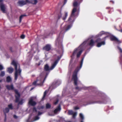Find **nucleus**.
<instances>
[{
	"label": "nucleus",
	"instance_id": "2eb2a0df",
	"mask_svg": "<svg viewBox=\"0 0 122 122\" xmlns=\"http://www.w3.org/2000/svg\"><path fill=\"white\" fill-rule=\"evenodd\" d=\"M76 11V8L75 7H74L72 10V13L71 16L69 18V20H70V19L71 18H72L73 16H74L75 15V13Z\"/></svg>",
	"mask_w": 122,
	"mask_h": 122
},
{
	"label": "nucleus",
	"instance_id": "a211bd4d",
	"mask_svg": "<svg viewBox=\"0 0 122 122\" xmlns=\"http://www.w3.org/2000/svg\"><path fill=\"white\" fill-rule=\"evenodd\" d=\"M72 25H66L64 28L63 30H64V32L68 30L71 27Z\"/></svg>",
	"mask_w": 122,
	"mask_h": 122
},
{
	"label": "nucleus",
	"instance_id": "ddd939ff",
	"mask_svg": "<svg viewBox=\"0 0 122 122\" xmlns=\"http://www.w3.org/2000/svg\"><path fill=\"white\" fill-rule=\"evenodd\" d=\"M36 112H34V110L32 109V113L33 114V115H36L34 118V120L35 121L38 120L40 118V117H39V116L40 115H38V114Z\"/></svg>",
	"mask_w": 122,
	"mask_h": 122
},
{
	"label": "nucleus",
	"instance_id": "6e6d98bb",
	"mask_svg": "<svg viewBox=\"0 0 122 122\" xmlns=\"http://www.w3.org/2000/svg\"><path fill=\"white\" fill-rule=\"evenodd\" d=\"M62 31H61V33H62Z\"/></svg>",
	"mask_w": 122,
	"mask_h": 122
},
{
	"label": "nucleus",
	"instance_id": "dca6fc26",
	"mask_svg": "<svg viewBox=\"0 0 122 122\" xmlns=\"http://www.w3.org/2000/svg\"><path fill=\"white\" fill-rule=\"evenodd\" d=\"M61 110V107H57L53 111V112L54 114H57L58 112H60Z\"/></svg>",
	"mask_w": 122,
	"mask_h": 122
},
{
	"label": "nucleus",
	"instance_id": "c9c22d12",
	"mask_svg": "<svg viewBox=\"0 0 122 122\" xmlns=\"http://www.w3.org/2000/svg\"><path fill=\"white\" fill-rule=\"evenodd\" d=\"M6 115H5V118L4 119V122H6Z\"/></svg>",
	"mask_w": 122,
	"mask_h": 122
},
{
	"label": "nucleus",
	"instance_id": "aec40b11",
	"mask_svg": "<svg viewBox=\"0 0 122 122\" xmlns=\"http://www.w3.org/2000/svg\"><path fill=\"white\" fill-rule=\"evenodd\" d=\"M28 3H30L34 4H36L37 2V0H28Z\"/></svg>",
	"mask_w": 122,
	"mask_h": 122
},
{
	"label": "nucleus",
	"instance_id": "09e8293b",
	"mask_svg": "<svg viewBox=\"0 0 122 122\" xmlns=\"http://www.w3.org/2000/svg\"><path fill=\"white\" fill-rule=\"evenodd\" d=\"M78 87H76V89H78Z\"/></svg>",
	"mask_w": 122,
	"mask_h": 122
},
{
	"label": "nucleus",
	"instance_id": "79ce46f5",
	"mask_svg": "<svg viewBox=\"0 0 122 122\" xmlns=\"http://www.w3.org/2000/svg\"><path fill=\"white\" fill-rule=\"evenodd\" d=\"M22 104V101L21 102H19V104Z\"/></svg>",
	"mask_w": 122,
	"mask_h": 122
},
{
	"label": "nucleus",
	"instance_id": "bb28decb",
	"mask_svg": "<svg viewBox=\"0 0 122 122\" xmlns=\"http://www.w3.org/2000/svg\"><path fill=\"white\" fill-rule=\"evenodd\" d=\"M26 15H21L20 18V20H19V22H21V19H22L23 17H24L26 16Z\"/></svg>",
	"mask_w": 122,
	"mask_h": 122
},
{
	"label": "nucleus",
	"instance_id": "39448f33",
	"mask_svg": "<svg viewBox=\"0 0 122 122\" xmlns=\"http://www.w3.org/2000/svg\"><path fill=\"white\" fill-rule=\"evenodd\" d=\"M44 78V77L39 76L37 78V80L33 83V84L34 85H42L45 80H43Z\"/></svg>",
	"mask_w": 122,
	"mask_h": 122
},
{
	"label": "nucleus",
	"instance_id": "473e14b6",
	"mask_svg": "<svg viewBox=\"0 0 122 122\" xmlns=\"http://www.w3.org/2000/svg\"><path fill=\"white\" fill-rule=\"evenodd\" d=\"M79 115L81 118L82 119H84V117L82 114L81 113H80L79 114Z\"/></svg>",
	"mask_w": 122,
	"mask_h": 122
},
{
	"label": "nucleus",
	"instance_id": "72a5a7b5",
	"mask_svg": "<svg viewBox=\"0 0 122 122\" xmlns=\"http://www.w3.org/2000/svg\"><path fill=\"white\" fill-rule=\"evenodd\" d=\"M3 69V67L2 65H0V70H2Z\"/></svg>",
	"mask_w": 122,
	"mask_h": 122
},
{
	"label": "nucleus",
	"instance_id": "a878e982",
	"mask_svg": "<svg viewBox=\"0 0 122 122\" xmlns=\"http://www.w3.org/2000/svg\"><path fill=\"white\" fill-rule=\"evenodd\" d=\"M77 112H74L73 114L72 115V118L74 119L76 118V116L77 115Z\"/></svg>",
	"mask_w": 122,
	"mask_h": 122
},
{
	"label": "nucleus",
	"instance_id": "1a4fd4ad",
	"mask_svg": "<svg viewBox=\"0 0 122 122\" xmlns=\"http://www.w3.org/2000/svg\"><path fill=\"white\" fill-rule=\"evenodd\" d=\"M28 0H21L19 1L18 4L19 6H22L28 3Z\"/></svg>",
	"mask_w": 122,
	"mask_h": 122
},
{
	"label": "nucleus",
	"instance_id": "f704fd0d",
	"mask_svg": "<svg viewBox=\"0 0 122 122\" xmlns=\"http://www.w3.org/2000/svg\"><path fill=\"white\" fill-rule=\"evenodd\" d=\"M50 106H51V105L49 103H47L46 105V107H50Z\"/></svg>",
	"mask_w": 122,
	"mask_h": 122
},
{
	"label": "nucleus",
	"instance_id": "37998d69",
	"mask_svg": "<svg viewBox=\"0 0 122 122\" xmlns=\"http://www.w3.org/2000/svg\"><path fill=\"white\" fill-rule=\"evenodd\" d=\"M120 50V52H122V50L120 48H118Z\"/></svg>",
	"mask_w": 122,
	"mask_h": 122
},
{
	"label": "nucleus",
	"instance_id": "6e6552de",
	"mask_svg": "<svg viewBox=\"0 0 122 122\" xmlns=\"http://www.w3.org/2000/svg\"><path fill=\"white\" fill-rule=\"evenodd\" d=\"M68 15V13L66 11L62 13H60L59 15V18L62 17L63 20H65L67 17Z\"/></svg>",
	"mask_w": 122,
	"mask_h": 122
},
{
	"label": "nucleus",
	"instance_id": "f257e3e1",
	"mask_svg": "<svg viewBox=\"0 0 122 122\" xmlns=\"http://www.w3.org/2000/svg\"><path fill=\"white\" fill-rule=\"evenodd\" d=\"M12 63L15 66V79L16 80L18 76L20 75L21 70L20 68L19 64L17 61H13Z\"/></svg>",
	"mask_w": 122,
	"mask_h": 122
},
{
	"label": "nucleus",
	"instance_id": "f03ea898",
	"mask_svg": "<svg viewBox=\"0 0 122 122\" xmlns=\"http://www.w3.org/2000/svg\"><path fill=\"white\" fill-rule=\"evenodd\" d=\"M86 41H84L79 46L74 49L71 56L72 58H73L76 55L77 57H79L80 56L83 51L82 49V45L86 43Z\"/></svg>",
	"mask_w": 122,
	"mask_h": 122
},
{
	"label": "nucleus",
	"instance_id": "6ab92c4d",
	"mask_svg": "<svg viewBox=\"0 0 122 122\" xmlns=\"http://www.w3.org/2000/svg\"><path fill=\"white\" fill-rule=\"evenodd\" d=\"M82 1V0H75L73 3V5L74 7L77 6L78 5V3L77 2H79L80 1Z\"/></svg>",
	"mask_w": 122,
	"mask_h": 122
},
{
	"label": "nucleus",
	"instance_id": "5701e85b",
	"mask_svg": "<svg viewBox=\"0 0 122 122\" xmlns=\"http://www.w3.org/2000/svg\"><path fill=\"white\" fill-rule=\"evenodd\" d=\"M14 87L12 84L10 86H8V90H13Z\"/></svg>",
	"mask_w": 122,
	"mask_h": 122
},
{
	"label": "nucleus",
	"instance_id": "49530a36",
	"mask_svg": "<svg viewBox=\"0 0 122 122\" xmlns=\"http://www.w3.org/2000/svg\"><path fill=\"white\" fill-rule=\"evenodd\" d=\"M12 105H8V107H12Z\"/></svg>",
	"mask_w": 122,
	"mask_h": 122
},
{
	"label": "nucleus",
	"instance_id": "f3484780",
	"mask_svg": "<svg viewBox=\"0 0 122 122\" xmlns=\"http://www.w3.org/2000/svg\"><path fill=\"white\" fill-rule=\"evenodd\" d=\"M51 48V47L50 45H46L44 47L43 49L44 50L46 51H49Z\"/></svg>",
	"mask_w": 122,
	"mask_h": 122
},
{
	"label": "nucleus",
	"instance_id": "412c9836",
	"mask_svg": "<svg viewBox=\"0 0 122 122\" xmlns=\"http://www.w3.org/2000/svg\"><path fill=\"white\" fill-rule=\"evenodd\" d=\"M105 42L104 41L98 43L97 44V46L98 47H99L102 45H104L105 44Z\"/></svg>",
	"mask_w": 122,
	"mask_h": 122
},
{
	"label": "nucleus",
	"instance_id": "7c9ffc66",
	"mask_svg": "<svg viewBox=\"0 0 122 122\" xmlns=\"http://www.w3.org/2000/svg\"><path fill=\"white\" fill-rule=\"evenodd\" d=\"M47 92V91H46L44 92V95L43 97L42 98L43 99L45 97V96L46 94V93Z\"/></svg>",
	"mask_w": 122,
	"mask_h": 122
},
{
	"label": "nucleus",
	"instance_id": "c756f323",
	"mask_svg": "<svg viewBox=\"0 0 122 122\" xmlns=\"http://www.w3.org/2000/svg\"><path fill=\"white\" fill-rule=\"evenodd\" d=\"M5 72L4 71H2L1 72L0 76H3L5 75Z\"/></svg>",
	"mask_w": 122,
	"mask_h": 122
},
{
	"label": "nucleus",
	"instance_id": "7ed1b4c3",
	"mask_svg": "<svg viewBox=\"0 0 122 122\" xmlns=\"http://www.w3.org/2000/svg\"><path fill=\"white\" fill-rule=\"evenodd\" d=\"M83 59L84 58H83L81 60L80 66L79 68L78 69V67L74 71L73 74L72 79L74 81V85L76 86L77 85L78 78L77 76V72L81 67Z\"/></svg>",
	"mask_w": 122,
	"mask_h": 122
},
{
	"label": "nucleus",
	"instance_id": "20e7f679",
	"mask_svg": "<svg viewBox=\"0 0 122 122\" xmlns=\"http://www.w3.org/2000/svg\"><path fill=\"white\" fill-rule=\"evenodd\" d=\"M51 107H33L34 112H36L38 115H40L46 111V109Z\"/></svg>",
	"mask_w": 122,
	"mask_h": 122
},
{
	"label": "nucleus",
	"instance_id": "a19ab883",
	"mask_svg": "<svg viewBox=\"0 0 122 122\" xmlns=\"http://www.w3.org/2000/svg\"><path fill=\"white\" fill-rule=\"evenodd\" d=\"M79 109V107H75V109L76 110L78 109Z\"/></svg>",
	"mask_w": 122,
	"mask_h": 122
},
{
	"label": "nucleus",
	"instance_id": "5fc2aeb1",
	"mask_svg": "<svg viewBox=\"0 0 122 122\" xmlns=\"http://www.w3.org/2000/svg\"><path fill=\"white\" fill-rule=\"evenodd\" d=\"M80 122H83L82 121H81Z\"/></svg>",
	"mask_w": 122,
	"mask_h": 122
},
{
	"label": "nucleus",
	"instance_id": "4be33fe9",
	"mask_svg": "<svg viewBox=\"0 0 122 122\" xmlns=\"http://www.w3.org/2000/svg\"><path fill=\"white\" fill-rule=\"evenodd\" d=\"M13 69L11 67L8 68V72L10 73H12L13 72Z\"/></svg>",
	"mask_w": 122,
	"mask_h": 122
},
{
	"label": "nucleus",
	"instance_id": "de8ad7c7",
	"mask_svg": "<svg viewBox=\"0 0 122 122\" xmlns=\"http://www.w3.org/2000/svg\"><path fill=\"white\" fill-rule=\"evenodd\" d=\"M120 31L121 32H122V30H120Z\"/></svg>",
	"mask_w": 122,
	"mask_h": 122
},
{
	"label": "nucleus",
	"instance_id": "393cba45",
	"mask_svg": "<svg viewBox=\"0 0 122 122\" xmlns=\"http://www.w3.org/2000/svg\"><path fill=\"white\" fill-rule=\"evenodd\" d=\"M74 112L72 110H69L68 112V114L69 115H72Z\"/></svg>",
	"mask_w": 122,
	"mask_h": 122
},
{
	"label": "nucleus",
	"instance_id": "9b49d317",
	"mask_svg": "<svg viewBox=\"0 0 122 122\" xmlns=\"http://www.w3.org/2000/svg\"><path fill=\"white\" fill-rule=\"evenodd\" d=\"M15 96L16 97V102H19V100L20 97V95L18 92L17 90H15Z\"/></svg>",
	"mask_w": 122,
	"mask_h": 122
},
{
	"label": "nucleus",
	"instance_id": "3c124183",
	"mask_svg": "<svg viewBox=\"0 0 122 122\" xmlns=\"http://www.w3.org/2000/svg\"><path fill=\"white\" fill-rule=\"evenodd\" d=\"M6 80L7 81L8 80V77H6Z\"/></svg>",
	"mask_w": 122,
	"mask_h": 122
},
{
	"label": "nucleus",
	"instance_id": "9d476101",
	"mask_svg": "<svg viewBox=\"0 0 122 122\" xmlns=\"http://www.w3.org/2000/svg\"><path fill=\"white\" fill-rule=\"evenodd\" d=\"M6 5L3 3H1L0 4V8L1 10L4 13L6 12Z\"/></svg>",
	"mask_w": 122,
	"mask_h": 122
},
{
	"label": "nucleus",
	"instance_id": "0eeeda50",
	"mask_svg": "<svg viewBox=\"0 0 122 122\" xmlns=\"http://www.w3.org/2000/svg\"><path fill=\"white\" fill-rule=\"evenodd\" d=\"M36 98V97H31L29 99V104L31 106H35L36 104V102L33 101Z\"/></svg>",
	"mask_w": 122,
	"mask_h": 122
},
{
	"label": "nucleus",
	"instance_id": "a18cd8bd",
	"mask_svg": "<svg viewBox=\"0 0 122 122\" xmlns=\"http://www.w3.org/2000/svg\"><path fill=\"white\" fill-rule=\"evenodd\" d=\"M67 0H65L64 2V4H65L67 2Z\"/></svg>",
	"mask_w": 122,
	"mask_h": 122
},
{
	"label": "nucleus",
	"instance_id": "c85d7f7f",
	"mask_svg": "<svg viewBox=\"0 0 122 122\" xmlns=\"http://www.w3.org/2000/svg\"><path fill=\"white\" fill-rule=\"evenodd\" d=\"M12 78L10 76H8V82H11Z\"/></svg>",
	"mask_w": 122,
	"mask_h": 122
},
{
	"label": "nucleus",
	"instance_id": "8fccbe9b",
	"mask_svg": "<svg viewBox=\"0 0 122 122\" xmlns=\"http://www.w3.org/2000/svg\"><path fill=\"white\" fill-rule=\"evenodd\" d=\"M3 0H0V2H1Z\"/></svg>",
	"mask_w": 122,
	"mask_h": 122
},
{
	"label": "nucleus",
	"instance_id": "4c0bfd02",
	"mask_svg": "<svg viewBox=\"0 0 122 122\" xmlns=\"http://www.w3.org/2000/svg\"><path fill=\"white\" fill-rule=\"evenodd\" d=\"M58 101V100H57V101L55 102H54V104L55 105L56 104Z\"/></svg>",
	"mask_w": 122,
	"mask_h": 122
},
{
	"label": "nucleus",
	"instance_id": "2f4dec72",
	"mask_svg": "<svg viewBox=\"0 0 122 122\" xmlns=\"http://www.w3.org/2000/svg\"><path fill=\"white\" fill-rule=\"evenodd\" d=\"M104 33L103 31L101 32L100 34L97 35L98 36L97 37L101 36L102 34H104Z\"/></svg>",
	"mask_w": 122,
	"mask_h": 122
},
{
	"label": "nucleus",
	"instance_id": "423d86ee",
	"mask_svg": "<svg viewBox=\"0 0 122 122\" xmlns=\"http://www.w3.org/2000/svg\"><path fill=\"white\" fill-rule=\"evenodd\" d=\"M58 61L56 60L55 61L54 63L52 64V65L51 67L49 68V66L47 64L45 65L44 66V69L46 71H48L50 70H51L53 69L57 64Z\"/></svg>",
	"mask_w": 122,
	"mask_h": 122
},
{
	"label": "nucleus",
	"instance_id": "e433bc0d",
	"mask_svg": "<svg viewBox=\"0 0 122 122\" xmlns=\"http://www.w3.org/2000/svg\"><path fill=\"white\" fill-rule=\"evenodd\" d=\"M21 38V39H23L25 37V36L24 35H22L20 36Z\"/></svg>",
	"mask_w": 122,
	"mask_h": 122
},
{
	"label": "nucleus",
	"instance_id": "f8f14e48",
	"mask_svg": "<svg viewBox=\"0 0 122 122\" xmlns=\"http://www.w3.org/2000/svg\"><path fill=\"white\" fill-rule=\"evenodd\" d=\"M101 41L100 39H98L95 41H94L92 40H90L88 44L90 46H93L95 42H98Z\"/></svg>",
	"mask_w": 122,
	"mask_h": 122
},
{
	"label": "nucleus",
	"instance_id": "603ef678",
	"mask_svg": "<svg viewBox=\"0 0 122 122\" xmlns=\"http://www.w3.org/2000/svg\"><path fill=\"white\" fill-rule=\"evenodd\" d=\"M33 88H32L31 89V90H33Z\"/></svg>",
	"mask_w": 122,
	"mask_h": 122
},
{
	"label": "nucleus",
	"instance_id": "58836bf2",
	"mask_svg": "<svg viewBox=\"0 0 122 122\" xmlns=\"http://www.w3.org/2000/svg\"><path fill=\"white\" fill-rule=\"evenodd\" d=\"M13 107H8V112H9V110L10 109H12Z\"/></svg>",
	"mask_w": 122,
	"mask_h": 122
},
{
	"label": "nucleus",
	"instance_id": "cd10ccee",
	"mask_svg": "<svg viewBox=\"0 0 122 122\" xmlns=\"http://www.w3.org/2000/svg\"><path fill=\"white\" fill-rule=\"evenodd\" d=\"M74 17L73 16L72 18H71L70 19V20H69V19L68 20V21L70 22L71 23L73 22L74 21Z\"/></svg>",
	"mask_w": 122,
	"mask_h": 122
},
{
	"label": "nucleus",
	"instance_id": "c03bdc74",
	"mask_svg": "<svg viewBox=\"0 0 122 122\" xmlns=\"http://www.w3.org/2000/svg\"><path fill=\"white\" fill-rule=\"evenodd\" d=\"M12 48H11V47H10V51H11V52H12L13 51L12 50Z\"/></svg>",
	"mask_w": 122,
	"mask_h": 122
},
{
	"label": "nucleus",
	"instance_id": "b1692460",
	"mask_svg": "<svg viewBox=\"0 0 122 122\" xmlns=\"http://www.w3.org/2000/svg\"><path fill=\"white\" fill-rule=\"evenodd\" d=\"M5 115H6V113H8V107H6L5 109L3 111Z\"/></svg>",
	"mask_w": 122,
	"mask_h": 122
},
{
	"label": "nucleus",
	"instance_id": "864d4df0",
	"mask_svg": "<svg viewBox=\"0 0 122 122\" xmlns=\"http://www.w3.org/2000/svg\"><path fill=\"white\" fill-rule=\"evenodd\" d=\"M49 115H51H51H50V113H49Z\"/></svg>",
	"mask_w": 122,
	"mask_h": 122
},
{
	"label": "nucleus",
	"instance_id": "4468645a",
	"mask_svg": "<svg viewBox=\"0 0 122 122\" xmlns=\"http://www.w3.org/2000/svg\"><path fill=\"white\" fill-rule=\"evenodd\" d=\"M111 39L112 41H114L118 43H120L121 42L117 38L114 36H111Z\"/></svg>",
	"mask_w": 122,
	"mask_h": 122
},
{
	"label": "nucleus",
	"instance_id": "ea45409f",
	"mask_svg": "<svg viewBox=\"0 0 122 122\" xmlns=\"http://www.w3.org/2000/svg\"><path fill=\"white\" fill-rule=\"evenodd\" d=\"M13 117L15 119H17V117L15 115H14Z\"/></svg>",
	"mask_w": 122,
	"mask_h": 122
}]
</instances>
